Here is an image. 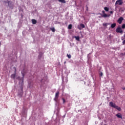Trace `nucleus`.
<instances>
[{
	"label": "nucleus",
	"mask_w": 125,
	"mask_h": 125,
	"mask_svg": "<svg viewBox=\"0 0 125 125\" xmlns=\"http://www.w3.org/2000/svg\"><path fill=\"white\" fill-rule=\"evenodd\" d=\"M59 2H62V3H66V1L65 0H58Z\"/></svg>",
	"instance_id": "1a4fd4ad"
},
{
	"label": "nucleus",
	"mask_w": 125,
	"mask_h": 125,
	"mask_svg": "<svg viewBox=\"0 0 125 125\" xmlns=\"http://www.w3.org/2000/svg\"><path fill=\"white\" fill-rule=\"evenodd\" d=\"M80 26H81V27H82V28H84V24H83V23H81V24H80Z\"/></svg>",
	"instance_id": "a211bd4d"
},
{
	"label": "nucleus",
	"mask_w": 125,
	"mask_h": 125,
	"mask_svg": "<svg viewBox=\"0 0 125 125\" xmlns=\"http://www.w3.org/2000/svg\"><path fill=\"white\" fill-rule=\"evenodd\" d=\"M41 82H42H42H43V80H42L41 81Z\"/></svg>",
	"instance_id": "c756f323"
},
{
	"label": "nucleus",
	"mask_w": 125,
	"mask_h": 125,
	"mask_svg": "<svg viewBox=\"0 0 125 125\" xmlns=\"http://www.w3.org/2000/svg\"><path fill=\"white\" fill-rule=\"evenodd\" d=\"M16 70L15 69V73H16Z\"/></svg>",
	"instance_id": "2f4dec72"
},
{
	"label": "nucleus",
	"mask_w": 125,
	"mask_h": 125,
	"mask_svg": "<svg viewBox=\"0 0 125 125\" xmlns=\"http://www.w3.org/2000/svg\"><path fill=\"white\" fill-rule=\"evenodd\" d=\"M104 9L105 11H106V12L109 11V8H108L107 7H105L104 8Z\"/></svg>",
	"instance_id": "4468645a"
},
{
	"label": "nucleus",
	"mask_w": 125,
	"mask_h": 125,
	"mask_svg": "<svg viewBox=\"0 0 125 125\" xmlns=\"http://www.w3.org/2000/svg\"><path fill=\"white\" fill-rule=\"evenodd\" d=\"M21 93H22V92H23V88L22 87L21 88Z\"/></svg>",
	"instance_id": "cd10ccee"
},
{
	"label": "nucleus",
	"mask_w": 125,
	"mask_h": 125,
	"mask_svg": "<svg viewBox=\"0 0 125 125\" xmlns=\"http://www.w3.org/2000/svg\"><path fill=\"white\" fill-rule=\"evenodd\" d=\"M116 23H112L111 25V28H115V27H116Z\"/></svg>",
	"instance_id": "f8f14e48"
},
{
	"label": "nucleus",
	"mask_w": 125,
	"mask_h": 125,
	"mask_svg": "<svg viewBox=\"0 0 125 125\" xmlns=\"http://www.w3.org/2000/svg\"><path fill=\"white\" fill-rule=\"evenodd\" d=\"M32 24H33V25L37 24V21L36 20L33 19L32 20Z\"/></svg>",
	"instance_id": "6e6552de"
},
{
	"label": "nucleus",
	"mask_w": 125,
	"mask_h": 125,
	"mask_svg": "<svg viewBox=\"0 0 125 125\" xmlns=\"http://www.w3.org/2000/svg\"><path fill=\"white\" fill-rule=\"evenodd\" d=\"M109 106L110 107H112V108L117 109L118 111H122V108H121V107H119L118 105H116V104L113 103L112 102H110L109 103Z\"/></svg>",
	"instance_id": "f257e3e1"
},
{
	"label": "nucleus",
	"mask_w": 125,
	"mask_h": 125,
	"mask_svg": "<svg viewBox=\"0 0 125 125\" xmlns=\"http://www.w3.org/2000/svg\"><path fill=\"white\" fill-rule=\"evenodd\" d=\"M124 20V18L120 17L117 21L118 23L119 24H122V22H123V21Z\"/></svg>",
	"instance_id": "39448f33"
},
{
	"label": "nucleus",
	"mask_w": 125,
	"mask_h": 125,
	"mask_svg": "<svg viewBox=\"0 0 125 125\" xmlns=\"http://www.w3.org/2000/svg\"><path fill=\"white\" fill-rule=\"evenodd\" d=\"M122 43H123V44H125V40L123 41Z\"/></svg>",
	"instance_id": "5701e85b"
},
{
	"label": "nucleus",
	"mask_w": 125,
	"mask_h": 125,
	"mask_svg": "<svg viewBox=\"0 0 125 125\" xmlns=\"http://www.w3.org/2000/svg\"><path fill=\"white\" fill-rule=\"evenodd\" d=\"M21 74L23 78H24V73L23 72V71L21 72Z\"/></svg>",
	"instance_id": "4be33fe9"
},
{
	"label": "nucleus",
	"mask_w": 125,
	"mask_h": 125,
	"mask_svg": "<svg viewBox=\"0 0 125 125\" xmlns=\"http://www.w3.org/2000/svg\"><path fill=\"white\" fill-rule=\"evenodd\" d=\"M66 63V62H64V64Z\"/></svg>",
	"instance_id": "473e14b6"
},
{
	"label": "nucleus",
	"mask_w": 125,
	"mask_h": 125,
	"mask_svg": "<svg viewBox=\"0 0 125 125\" xmlns=\"http://www.w3.org/2000/svg\"><path fill=\"white\" fill-rule=\"evenodd\" d=\"M123 3V0H116V2H115V6L116 5H122Z\"/></svg>",
	"instance_id": "7ed1b4c3"
},
{
	"label": "nucleus",
	"mask_w": 125,
	"mask_h": 125,
	"mask_svg": "<svg viewBox=\"0 0 125 125\" xmlns=\"http://www.w3.org/2000/svg\"><path fill=\"white\" fill-rule=\"evenodd\" d=\"M111 15H107L106 14H104L102 15V17H104V18H106V17H110Z\"/></svg>",
	"instance_id": "0eeeda50"
},
{
	"label": "nucleus",
	"mask_w": 125,
	"mask_h": 125,
	"mask_svg": "<svg viewBox=\"0 0 125 125\" xmlns=\"http://www.w3.org/2000/svg\"><path fill=\"white\" fill-rule=\"evenodd\" d=\"M51 31H53V32H55V28L54 27H52L50 28Z\"/></svg>",
	"instance_id": "dca6fc26"
},
{
	"label": "nucleus",
	"mask_w": 125,
	"mask_h": 125,
	"mask_svg": "<svg viewBox=\"0 0 125 125\" xmlns=\"http://www.w3.org/2000/svg\"><path fill=\"white\" fill-rule=\"evenodd\" d=\"M1 44V43L0 42V46Z\"/></svg>",
	"instance_id": "7c9ffc66"
},
{
	"label": "nucleus",
	"mask_w": 125,
	"mask_h": 125,
	"mask_svg": "<svg viewBox=\"0 0 125 125\" xmlns=\"http://www.w3.org/2000/svg\"><path fill=\"white\" fill-rule=\"evenodd\" d=\"M21 83H20V84H21V85H23V79H21Z\"/></svg>",
	"instance_id": "aec40b11"
},
{
	"label": "nucleus",
	"mask_w": 125,
	"mask_h": 125,
	"mask_svg": "<svg viewBox=\"0 0 125 125\" xmlns=\"http://www.w3.org/2000/svg\"><path fill=\"white\" fill-rule=\"evenodd\" d=\"M11 78L12 79H16V77L15 74H12V75H11Z\"/></svg>",
	"instance_id": "9b49d317"
},
{
	"label": "nucleus",
	"mask_w": 125,
	"mask_h": 125,
	"mask_svg": "<svg viewBox=\"0 0 125 125\" xmlns=\"http://www.w3.org/2000/svg\"><path fill=\"white\" fill-rule=\"evenodd\" d=\"M122 89H123V90H125V87L122 88Z\"/></svg>",
	"instance_id": "c85d7f7f"
},
{
	"label": "nucleus",
	"mask_w": 125,
	"mask_h": 125,
	"mask_svg": "<svg viewBox=\"0 0 125 125\" xmlns=\"http://www.w3.org/2000/svg\"><path fill=\"white\" fill-rule=\"evenodd\" d=\"M116 116L119 119H123V116L121 113H117L116 115Z\"/></svg>",
	"instance_id": "423d86ee"
},
{
	"label": "nucleus",
	"mask_w": 125,
	"mask_h": 125,
	"mask_svg": "<svg viewBox=\"0 0 125 125\" xmlns=\"http://www.w3.org/2000/svg\"><path fill=\"white\" fill-rule=\"evenodd\" d=\"M58 97H59V91H57L55 94V97L54 98V101L56 102H58Z\"/></svg>",
	"instance_id": "20e7f679"
},
{
	"label": "nucleus",
	"mask_w": 125,
	"mask_h": 125,
	"mask_svg": "<svg viewBox=\"0 0 125 125\" xmlns=\"http://www.w3.org/2000/svg\"><path fill=\"white\" fill-rule=\"evenodd\" d=\"M102 13L103 14H105V11H102Z\"/></svg>",
	"instance_id": "a878e982"
},
{
	"label": "nucleus",
	"mask_w": 125,
	"mask_h": 125,
	"mask_svg": "<svg viewBox=\"0 0 125 125\" xmlns=\"http://www.w3.org/2000/svg\"><path fill=\"white\" fill-rule=\"evenodd\" d=\"M116 33H120V34H123L124 33V31L122 29L120 26H118L117 28L116 29Z\"/></svg>",
	"instance_id": "f03ea898"
},
{
	"label": "nucleus",
	"mask_w": 125,
	"mask_h": 125,
	"mask_svg": "<svg viewBox=\"0 0 125 125\" xmlns=\"http://www.w3.org/2000/svg\"><path fill=\"white\" fill-rule=\"evenodd\" d=\"M68 29L69 30H71V29H72V24H69L68 26Z\"/></svg>",
	"instance_id": "2eb2a0df"
},
{
	"label": "nucleus",
	"mask_w": 125,
	"mask_h": 125,
	"mask_svg": "<svg viewBox=\"0 0 125 125\" xmlns=\"http://www.w3.org/2000/svg\"><path fill=\"white\" fill-rule=\"evenodd\" d=\"M17 79H18V80H20V81H21V79H20V77H18L17 78Z\"/></svg>",
	"instance_id": "bb28decb"
},
{
	"label": "nucleus",
	"mask_w": 125,
	"mask_h": 125,
	"mask_svg": "<svg viewBox=\"0 0 125 125\" xmlns=\"http://www.w3.org/2000/svg\"><path fill=\"white\" fill-rule=\"evenodd\" d=\"M62 101L63 103H65V99H64V98H62Z\"/></svg>",
	"instance_id": "393cba45"
},
{
	"label": "nucleus",
	"mask_w": 125,
	"mask_h": 125,
	"mask_svg": "<svg viewBox=\"0 0 125 125\" xmlns=\"http://www.w3.org/2000/svg\"><path fill=\"white\" fill-rule=\"evenodd\" d=\"M67 56L69 59H70V58H71L72 57V56H71V54H67Z\"/></svg>",
	"instance_id": "f3484780"
},
{
	"label": "nucleus",
	"mask_w": 125,
	"mask_h": 125,
	"mask_svg": "<svg viewBox=\"0 0 125 125\" xmlns=\"http://www.w3.org/2000/svg\"><path fill=\"white\" fill-rule=\"evenodd\" d=\"M110 14H113L114 13V11H111L109 12Z\"/></svg>",
	"instance_id": "412c9836"
},
{
	"label": "nucleus",
	"mask_w": 125,
	"mask_h": 125,
	"mask_svg": "<svg viewBox=\"0 0 125 125\" xmlns=\"http://www.w3.org/2000/svg\"><path fill=\"white\" fill-rule=\"evenodd\" d=\"M75 39H76V41L80 42V37L79 36H75Z\"/></svg>",
	"instance_id": "ddd939ff"
},
{
	"label": "nucleus",
	"mask_w": 125,
	"mask_h": 125,
	"mask_svg": "<svg viewBox=\"0 0 125 125\" xmlns=\"http://www.w3.org/2000/svg\"><path fill=\"white\" fill-rule=\"evenodd\" d=\"M108 25H110V23H105L103 24V26H104V27H107Z\"/></svg>",
	"instance_id": "9d476101"
},
{
	"label": "nucleus",
	"mask_w": 125,
	"mask_h": 125,
	"mask_svg": "<svg viewBox=\"0 0 125 125\" xmlns=\"http://www.w3.org/2000/svg\"><path fill=\"white\" fill-rule=\"evenodd\" d=\"M100 75L101 77H102V76H103V73H102V72H101Z\"/></svg>",
	"instance_id": "b1692460"
},
{
	"label": "nucleus",
	"mask_w": 125,
	"mask_h": 125,
	"mask_svg": "<svg viewBox=\"0 0 125 125\" xmlns=\"http://www.w3.org/2000/svg\"><path fill=\"white\" fill-rule=\"evenodd\" d=\"M122 29H125V24H123L122 26Z\"/></svg>",
	"instance_id": "6ab92c4d"
}]
</instances>
